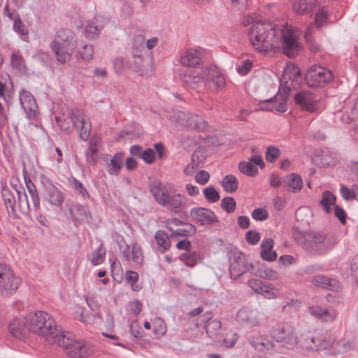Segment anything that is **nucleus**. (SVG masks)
Masks as SVG:
<instances>
[{
    "instance_id": "nucleus-1",
    "label": "nucleus",
    "mask_w": 358,
    "mask_h": 358,
    "mask_svg": "<svg viewBox=\"0 0 358 358\" xmlns=\"http://www.w3.org/2000/svg\"><path fill=\"white\" fill-rule=\"evenodd\" d=\"M248 30V40L252 46L259 52H282L289 57H294L301 50L299 42V34L290 26L278 27L268 22H253Z\"/></svg>"
},
{
    "instance_id": "nucleus-2",
    "label": "nucleus",
    "mask_w": 358,
    "mask_h": 358,
    "mask_svg": "<svg viewBox=\"0 0 358 358\" xmlns=\"http://www.w3.org/2000/svg\"><path fill=\"white\" fill-rule=\"evenodd\" d=\"M207 55V50L201 46L187 48L182 52L180 64L192 68L180 75L181 80L186 87L194 90L203 86L209 88L211 83L219 90L226 87L225 78L217 66L208 65L201 69Z\"/></svg>"
},
{
    "instance_id": "nucleus-3",
    "label": "nucleus",
    "mask_w": 358,
    "mask_h": 358,
    "mask_svg": "<svg viewBox=\"0 0 358 358\" xmlns=\"http://www.w3.org/2000/svg\"><path fill=\"white\" fill-rule=\"evenodd\" d=\"M149 188L155 201L162 206L176 210L185 205V196L176 193L174 187L170 184H164L155 179L150 181Z\"/></svg>"
},
{
    "instance_id": "nucleus-4",
    "label": "nucleus",
    "mask_w": 358,
    "mask_h": 358,
    "mask_svg": "<svg viewBox=\"0 0 358 358\" xmlns=\"http://www.w3.org/2000/svg\"><path fill=\"white\" fill-rule=\"evenodd\" d=\"M50 338L71 358H86L94 352V347L91 344L83 340H77L69 331H57Z\"/></svg>"
},
{
    "instance_id": "nucleus-5",
    "label": "nucleus",
    "mask_w": 358,
    "mask_h": 358,
    "mask_svg": "<svg viewBox=\"0 0 358 358\" xmlns=\"http://www.w3.org/2000/svg\"><path fill=\"white\" fill-rule=\"evenodd\" d=\"M30 333L48 341L57 332V324L47 312L38 310L27 315Z\"/></svg>"
},
{
    "instance_id": "nucleus-6",
    "label": "nucleus",
    "mask_w": 358,
    "mask_h": 358,
    "mask_svg": "<svg viewBox=\"0 0 358 358\" xmlns=\"http://www.w3.org/2000/svg\"><path fill=\"white\" fill-rule=\"evenodd\" d=\"M71 122L66 118H57V123L62 130L69 132L76 127L80 138L86 141L90 134L91 123L89 117L80 109H73L71 112Z\"/></svg>"
},
{
    "instance_id": "nucleus-7",
    "label": "nucleus",
    "mask_w": 358,
    "mask_h": 358,
    "mask_svg": "<svg viewBox=\"0 0 358 358\" xmlns=\"http://www.w3.org/2000/svg\"><path fill=\"white\" fill-rule=\"evenodd\" d=\"M76 42L72 36L65 30L57 31L51 45L57 60L62 64L69 61L76 48Z\"/></svg>"
},
{
    "instance_id": "nucleus-8",
    "label": "nucleus",
    "mask_w": 358,
    "mask_h": 358,
    "mask_svg": "<svg viewBox=\"0 0 358 358\" xmlns=\"http://www.w3.org/2000/svg\"><path fill=\"white\" fill-rule=\"evenodd\" d=\"M21 284L22 278L9 266L0 264V296H11L17 292Z\"/></svg>"
},
{
    "instance_id": "nucleus-9",
    "label": "nucleus",
    "mask_w": 358,
    "mask_h": 358,
    "mask_svg": "<svg viewBox=\"0 0 358 358\" xmlns=\"http://www.w3.org/2000/svg\"><path fill=\"white\" fill-rule=\"evenodd\" d=\"M334 341V335L322 330H314L305 335L301 347L308 350H326L332 347Z\"/></svg>"
},
{
    "instance_id": "nucleus-10",
    "label": "nucleus",
    "mask_w": 358,
    "mask_h": 358,
    "mask_svg": "<svg viewBox=\"0 0 358 358\" xmlns=\"http://www.w3.org/2000/svg\"><path fill=\"white\" fill-rule=\"evenodd\" d=\"M270 335L276 342L283 343L287 348H294L298 343L294 327L287 322H279L274 324L271 328Z\"/></svg>"
},
{
    "instance_id": "nucleus-11",
    "label": "nucleus",
    "mask_w": 358,
    "mask_h": 358,
    "mask_svg": "<svg viewBox=\"0 0 358 358\" xmlns=\"http://www.w3.org/2000/svg\"><path fill=\"white\" fill-rule=\"evenodd\" d=\"M333 73L319 65L311 66L306 75V81L310 87H323L332 81Z\"/></svg>"
},
{
    "instance_id": "nucleus-12",
    "label": "nucleus",
    "mask_w": 358,
    "mask_h": 358,
    "mask_svg": "<svg viewBox=\"0 0 358 358\" xmlns=\"http://www.w3.org/2000/svg\"><path fill=\"white\" fill-rule=\"evenodd\" d=\"M301 81V75L299 68L293 64H289L284 69L280 87L290 92L292 90L297 88Z\"/></svg>"
},
{
    "instance_id": "nucleus-13",
    "label": "nucleus",
    "mask_w": 358,
    "mask_h": 358,
    "mask_svg": "<svg viewBox=\"0 0 358 358\" xmlns=\"http://www.w3.org/2000/svg\"><path fill=\"white\" fill-rule=\"evenodd\" d=\"M253 267L252 263L249 262L245 256L240 252H234L230 257V275L234 279L250 271Z\"/></svg>"
},
{
    "instance_id": "nucleus-14",
    "label": "nucleus",
    "mask_w": 358,
    "mask_h": 358,
    "mask_svg": "<svg viewBox=\"0 0 358 358\" xmlns=\"http://www.w3.org/2000/svg\"><path fill=\"white\" fill-rule=\"evenodd\" d=\"M289 91L285 88L279 87V91L273 99L265 101L262 106L263 109L284 113L287 110V101L288 100Z\"/></svg>"
},
{
    "instance_id": "nucleus-15",
    "label": "nucleus",
    "mask_w": 358,
    "mask_h": 358,
    "mask_svg": "<svg viewBox=\"0 0 358 358\" xmlns=\"http://www.w3.org/2000/svg\"><path fill=\"white\" fill-rule=\"evenodd\" d=\"M8 330L10 334L17 339L26 338L31 334L27 315L13 318L9 323Z\"/></svg>"
},
{
    "instance_id": "nucleus-16",
    "label": "nucleus",
    "mask_w": 358,
    "mask_h": 358,
    "mask_svg": "<svg viewBox=\"0 0 358 358\" xmlns=\"http://www.w3.org/2000/svg\"><path fill=\"white\" fill-rule=\"evenodd\" d=\"M166 225L167 229L171 231L172 235L190 236L196 233V228L194 225L182 222L176 218L168 220Z\"/></svg>"
},
{
    "instance_id": "nucleus-17",
    "label": "nucleus",
    "mask_w": 358,
    "mask_h": 358,
    "mask_svg": "<svg viewBox=\"0 0 358 358\" xmlns=\"http://www.w3.org/2000/svg\"><path fill=\"white\" fill-rule=\"evenodd\" d=\"M191 217L201 225H211L218 222V218L215 213L203 207L194 208L190 210Z\"/></svg>"
},
{
    "instance_id": "nucleus-18",
    "label": "nucleus",
    "mask_w": 358,
    "mask_h": 358,
    "mask_svg": "<svg viewBox=\"0 0 358 358\" xmlns=\"http://www.w3.org/2000/svg\"><path fill=\"white\" fill-rule=\"evenodd\" d=\"M257 166L261 168L264 166L262 158L260 155L255 154L248 159V161L241 162L238 164L240 171L250 177H255L258 174Z\"/></svg>"
},
{
    "instance_id": "nucleus-19",
    "label": "nucleus",
    "mask_w": 358,
    "mask_h": 358,
    "mask_svg": "<svg viewBox=\"0 0 358 358\" xmlns=\"http://www.w3.org/2000/svg\"><path fill=\"white\" fill-rule=\"evenodd\" d=\"M20 100L27 118H36L38 113L37 104L33 95L29 92L22 90L20 92Z\"/></svg>"
},
{
    "instance_id": "nucleus-20",
    "label": "nucleus",
    "mask_w": 358,
    "mask_h": 358,
    "mask_svg": "<svg viewBox=\"0 0 358 358\" xmlns=\"http://www.w3.org/2000/svg\"><path fill=\"white\" fill-rule=\"evenodd\" d=\"M108 20L101 15L95 16L89 21L85 27V36L88 39H94L99 36Z\"/></svg>"
},
{
    "instance_id": "nucleus-21",
    "label": "nucleus",
    "mask_w": 358,
    "mask_h": 358,
    "mask_svg": "<svg viewBox=\"0 0 358 358\" xmlns=\"http://www.w3.org/2000/svg\"><path fill=\"white\" fill-rule=\"evenodd\" d=\"M294 100L304 110L313 113L318 109V101L312 93L301 92L296 94Z\"/></svg>"
},
{
    "instance_id": "nucleus-22",
    "label": "nucleus",
    "mask_w": 358,
    "mask_h": 358,
    "mask_svg": "<svg viewBox=\"0 0 358 358\" xmlns=\"http://www.w3.org/2000/svg\"><path fill=\"white\" fill-rule=\"evenodd\" d=\"M308 312L313 317L325 322H331L338 316V313L336 310L332 308L327 309L318 305L310 306Z\"/></svg>"
},
{
    "instance_id": "nucleus-23",
    "label": "nucleus",
    "mask_w": 358,
    "mask_h": 358,
    "mask_svg": "<svg viewBox=\"0 0 358 358\" xmlns=\"http://www.w3.org/2000/svg\"><path fill=\"white\" fill-rule=\"evenodd\" d=\"M178 116V122L182 125L200 130H203L207 127V123L198 115H188L183 112H179Z\"/></svg>"
},
{
    "instance_id": "nucleus-24",
    "label": "nucleus",
    "mask_w": 358,
    "mask_h": 358,
    "mask_svg": "<svg viewBox=\"0 0 358 358\" xmlns=\"http://www.w3.org/2000/svg\"><path fill=\"white\" fill-rule=\"evenodd\" d=\"M44 199L52 206H60L64 195L57 187L50 183L45 186Z\"/></svg>"
},
{
    "instance_id": "nucleus-25",
    "label": "nucleus",
    "mask_w": 358,
    "mask_h": 358,
    "mask_svg": "<svg viewBox=\"0 0 358 358\" xmlns=\"http://www.w3.org/2000/svg\"><path fill=\"white\" fill-rule=\"evenodd\" d=\"M126 261L133 262L136 265H141L143 262V255L141 247L137 243L127 245L122 252Z\"/></svg>"
},
{
    "instance_id": "nucleus-26",
    "label": "nucleus",
    "mask_w": 358,
    "mask_h": 358,
    "mask_svg": "<svg viewBox=\"0 0 358 358\" xmlns=\"http://www.w3.org/2000/svg\"><path fill=\"white\" fill-rule=\"evenodd\" d=\"M251 345L258 351L271 355L275 351V344L263 336H254Z\"/></svg>"
},
{
    "instance_id": "nucleus-27",
    "label": "nucleus",
    "mask_w": 358,
    "mask_h": 358,
    "mask_svg": "<svg viewBox=\"0 0 358 358\" xmlns=\"http://www.w3.org/2000/svg\"><path fill=\"white\" fill-rule=\"evenodd\" d=\"M311 242L322 250L331 248L337 243L334 237L324 236L321 234H315L312 238Z\"/></svg>"
},
{
    "instance_id": "nucleus-28",
    "label": "nucleus",
    "mask_w": 358,
    "mask_h": 358,
    "mask_svg": "<svg viewBox=\"0 0 358 358\" xmlns=\"http://www.w3.org/2000/svg\"><path fill=\"white\" fill-rule=\"evenodd\" d=\"M320 206L327 213H331L333 208L336 206V196L331 191L326 190L322 192Z\"/></svg>"
},
{
    "instance_id": "nucleus-29",
    "label": "nucleus",
    "mask_w": 358,
    "mask_h": 358,
    "mask_svg": "<svg viewBox=\"0 0 358 358\" xmlns=\"http://www.w3.org/2000/svg\"><path fill=\"white\" fill-rule=\"evenodd\" d=\"M274 241L271 238H267L262 241L261 244V257L263 259L273 262L277 258V253L273 250Z\"/></svg>"
},
{
    "instance_id": "nucleus-30",
    "label": "nucleus",
    "mask_w": 358,
    "mask_h": 358,
    "mask_svg": "<svg viewBox=\"0 0 358 358\" xmlns=\"http://www.w3.org/2000/svg\"><path fill=\"white\" fill-rule=\"evenodd\" d=\"M101 144V138L99 136H92L89 143V148L87 152V161L92 164H95L97 162L96 153Z\"/></svg>"
},
{
    "instance_id": "nucleus-31",
    "label": "nucleus",
    "mask_w": 358,
    "mask_h": 358,
    "mask_svg": "<svg viewBox=\"0 0 358 358\" xmlns=\"http://www.w3.org/2000/svg\"><path fill=\"white\" fill-rule=\"evenodd\" d=\"M284 182L287 190L293 193L299 192L303 187L301 177L296 173H291L285 178Z\"/></svg>"
},
{
    "instance_id": "nucleus-32",
    "label": "nucleus",
    "mask_w": 358,
    "mask_h": 358,
    "mask_svg": "<svg viewBox=\"0 0 358 358\" xmlns=\"http://www.w3.org/2000/svg\"><path fill=\"white\" fill-rule=\"evenodd\" d=\"M312 282L317 287H326L330 289L338 291L341 288L340 282L335 279H329L323 275L315 276Z\"/></svg>"
},
{
    "instance_id": "nucleus-33",
    "label": "nucleus",
    "mask_w": 358,
    "mask_h": 358,
    "mask_svg": "<svg viewBox=\"0 0 358 358\" xmlns=\"http://www.w3.org/2000/svg\"><path fill=\"white\" fill-rule=\"evenodd\" d=\"M317 0H294L293 9L298 14L310 12L316 6Z\"/></svg>"
},
{
    "instance_id": "nucleus-34",
    "label": "nucleus",
    "mask_w": 358,
    "mask_h": 358,
    "mask_svg": "<svg viewBox=\"0 0 358 358\" xmlns=\"http://www.w3.org/2000/svg\"><path fill=\"white\" fill-rule=\"evenodd\" d=\"M124 155L122 152L115 154L108 164V173L110 175L117 176L119 174L123 164Z\"/></svg>"
},
{
    "instance_id": "nucleus-35",
    "label": "nucleus",
    "mask_w": 358,
    "mask_h": 358,
    "mask_svg": "<svg viewBox=\"0 0 358 358\" xmlns=\"http://www.w3.org/2000/svg\"><path fill=\"white\" fill-rule=\"evenodd\" d=\"M180 258L187 266L194 267L201 261L202 256L199 252L187 251Z\"/></svg>"
},
{
    "instance_id": "nucleus-36",
    "label": "nucleus",
    "mask_w": 358,
    "mask_h": 358,
    "mask_svg": "<svg viewBox=\"0 0 358 358\" xmlns=\"http://www.w3.org/2000/svg\"><path fill=\"white\" fill-rule=\"evenodd\" d=\"M222 187L227 193H232L236 191L238 187V181L234 175H227L222 180Z\"/></svg>"
},
{
    "instance_id": "nucleus-37",
    "label": "nucleus",
    "mask_w": 358,
    "mask_h": 358,
    "mask_svg": "<svg viewBox=\"0 0 358 358\" xmlns=\"http://www.w3.org/2000/svg\"><path fill=\"white\" fill-rule=\"evenodd\" d=\"M93 55L94 48L92 45L85 44L78 47L77 50V57L85 62L92 60Z\"/></svg>"
},
{
    "instance_id": "nucleus-38",
    "label": "nucleus",
    "mask_w": 358,
    "mask_h": 358,
    "mask_svg": "<svg viewBox=\"0 0 358 358\" xmlns=\"http://www.w3.org/2000/svg\"><path fill=\"white\" fill-rule=\"evenodd\" d=\"M358 192V185L355 184L351 187L342 185L340 188V193L345 201H352L357 199Z\"/></svg>"
},
{
    "instance_id": "nucleus-39",
    "label": "nucleus",
    "mask_w": 358,
    "mask_h": 358,
    "mask_svg": "<svg viewBox=\"0 0 358 358\" xmlns=\"http://www.w3.org/2000/svg\"><path fill=\"white\" fill-rule=\"evenodd\" d=\"M255 275L268 280H276L279 278L278 273L264 265H261L255 272Z\"/></svg>"
},
{
    "instance_id": "nucleus-40",
    "label": "nucleus",
    "mask_w": 358,
    "mask_h": 358,
    "mask_svg": "<svg viewBox=\"0 0 358 358\" xmlns=\"http://www.w3.org/2000/svg\"><path fill=\"white\" fill-rule=\"evenodd\" d=\"M152 331L156 337H162L166 332V325L164 321L159 318L155 317L152 321Z\"/></svg>"
},
{
    "instance_id": "nucleus-41",
    "label": "nucleus",
    "mask_w": 358,
    "mask_h": 358,
    "mask_svg": "<svg viewBox=\"0 0 358 358\" xmlns=\"http://www.w3.org/2000/svg\"><path fill=\"white\" fill-rule=\"evenodd\" d=\"M221 329V322L215 319H209L206 323V333L210 337L218 334Z\"/></svg>"
},
{
    "instance_id": "nucleus-42",
    "label": "nucleus",
    "mask_w": 358,
    "mask_h": 358,
    "mask_svg": "<svg viewBox=\"0 0 358 358\" xmlns=\"http://www.w3.org/2000/svg\"><path fill=\"white\" fill-rule=\"evenodd\" d=\"M204 198L209 203H215L220 199L219 192L213 186H208L203 189Z\"/></svg>"
},
{
    "instance_id": "nucleus-43",
    "label": "nucleus",
    "mask_w": 358,
    "mask_h": 358,
    "mask_svg": "<svg viewBox=\"0 0 358 358\" xmlns=\"http://www.w3.org/2000/svg\"><path fill=\"white\" fill-rule=\"evenodd\" d=\"M155 238L158 245L161 247L164 250H167L169 249L171 243L167 234L164 231L158 230L155 233Z\"/></svg>"
},
{
    "instance_id": "nucleus-44",
    "label": "nucleus",
    "mask_w": 358,
    "mask_h": 358,
    "mask_svg": "<svg viewBox=\"0 0 358 358\" xmlns=\"http://www.w3.org/2000/svg\"><path fill=\"white\" fill-rule=\"evenodd\" d=\"M259 294L266 299H273L278 296V290L272 285L264 283Z\"/></svg>"
},
{
    "instance_id": "nucleus-45",
    "label": "nucleus",
    "mask_w": 358,
    "mask_h": 358,
    "mask_svg": "<svg viewBox=\"0 0 358 358\" xmlns=\"http://www.w3.org/2000/svg\"><path fill=\"white\" fill-rule=\"evenodd\" d=\"M71 213L76 220L83 221L88 217L89 210L86 206H77L72 208Z\"/></svg>"
},
{
    "instance_id": "nucleus-46",
    "label": "nucleus",
    "mask_w": 358,
    "mask_h": 358,
    "mask_svg": "<svg viewBox=\"0 0 358 358\" xmlns=\"http://www.w3.org/2000/svg\"><path fill=\"white\" fill-rule=\"evenodd\" d=\"M328 18V11L325 8H322L316 13L314 23L318 28L322 27L327 23Z\"/></svg>"
},
{
    "instance_id": "nucleus-47",
    "label": "nucleus",
    "mask_w": 358,
    "mask_h": 358,
    "mask_svg": "<svg viewBox=\"0 0 358 358\" xmlns=\"http://www.w3.org/2000/svg\"><path fill=\"white\" fill-rule=\"evenodd\" d=\"M25 182H26V186H27V190L31 196V199L33 205L34 207L38 208L40 204V199H39V196L37 194L36 187L30 180H27V179L25 178Z\"/></svg>"
},
{
    "instance_id": "nucleus-48",
    "label": "nucleus",
    "mask_w": 358,
    "mask_h": 358,
    "mask_svg": "<svg viewBox=\"0 0 358 358\" xmlns=\"http://www.w3.org/2000/svg\"><path fill=\"white\" fill-rule=\"evenodd\" d=\"M206 157V150L204 148L199 147L192 155V162L201 167Z\"/></svg>"
},
{
    "instance_id": "nucleus-49",
    "label": "nucleus",
    "mask_w": 358,
    "mask_h": 358,
    "mask_svg": "<svg viewBox=\"0 0 358 358\" xmlns=\"http://www.w3.org/2000/svg\"><path fill=\"white\" fill-rule=\"evenodd\" d=\"M144 48V41L143 38H136L134 43L132 55L134 58H136L139 60V63L143 62V59L141 58V51Z\"/></svg>"
},
{
    "instance_id": "nucleus-50",
    "label": "nucleus",
    "mask_w": 358,
    "mask_h": 358,
    "mask_svg": "<svg viewBox=\"0 0 358 358\" xmlns=\"http://www.w3.org/2000/svg\"><path fill=\"white\" fill-rule=\"evenodd\" d=\"M236 201L232 197L227 196L221 201L222 208L228 213H233L236 209Z\"/></svg>"
},
{
    "instance_id": "nucleus-51",
    "label": "nucleus",
    "mask_w": 358,
    "mask_h": 358,
    "mask_svg": "<svg viewBox=\"0 0 358 358\" xmlns=\"http://www.w3.org/2000/svg\"><path fill=\"white\" fill-rule=\"evenodd\" d=\"M125 278L127 281L131 285L134 291L140 290L141 287L136 285L138 280V274L133 271H127L125 273Z\"/></svg>"
},
{
    "instance_id": "nucleus-52",
    "label": "nucleus",
    "mask_w": 358,
    "mask_h": 358,
    "mask_svg": "<svg viewBox=\"0 0 358 358\" xmlns=\"http://www.w3.org/2000/svg\"><path fill=\"white\" fill-rule=\"evenodd\" d=\"M12 66L17 70L22 71L26 69L24 59L18 54L13 53L11 57Z\"/></svg>"
},
{
    "instance_id": "nucleus-53",
    "label": "nucleus",
    "mask_w": 358,
    "mask_h": 358,
    "mask_svg": "<svg viewBox=\"0 0 358 358\" xmlns=\"http://www.w3.org/2000/svg\"><path fill=\"white\" fill-rule=\"evenodd\" d=\"M105 251L101 248H98L92 254L91 263L94 266L101 264L105 259Z\"/></svg>"
},
{
    "instance_id": "nucleus-54",
    "label": "nucleus",
    "mask_w": 358,
    "mask_h": 358,
    "mask_svg": "<svg viewBox=\"0 0 358 358\" xmlns=\"http://www.w3.org/2000/svg\"><path fill=\"white\" fill-rule=\"evenodd\" d=\"M210 178V176L209 173L204 170L196 172L194 176L195 181L201 185L207 184L209 182Z\"/></svg>"
},
{
    "instance_id": "nucleus-55",
    "label": "nucleus",
    "mask_w": 358,
    "mask_h": 358,
    "mask_svg": "<svg viewBox=\"0 0 358 358\" xmlns=\"http://www.w3.org/2000/svg\"><path fill=\"white\" fill-rule=\"evenodd\" d=\"M280 151L278 148L270 146L266 152V159L269 162H273L280 157Z\"/></svg>"
},
{
    "instance_id": "nucleus-56",
    "label": "nucleus",
    "mask_w": 358,
    "mask_h": 358,
    "mask_svg": "<svg viewBox=\"0 0 358 358\" xmlns=\"http://www.w3.org/2000/svg\"><path fill=\"white\" fill-rule=\"evenodd\" d=\"M252 62L250 59L241 61L237 66V71L241 76L246 75L252 69Z\"/></svg>"
},
{
    "instance_id": "nucleus-57",
    "label": "nucleus",
    "mask_w": 358,
    "mask_h": 358,
    "mask_svg": "<svg viewBox=\"0 0 358 358\" xmlns=\"http://www.w3.org/2000/svg\"><path fill=\"white\" fill-rule=\"evenodd\" d=\"M141 158H142L146 164H152L155 159V152L152 148H148L141 154Z\"/></svg>"
},
{
    "instance_id": "nucleus-58",
    "label": "nucleus",
    "mask_w": 358,
    "mask_h": 358,
    "mask_svg": "<svg viewBox=\"0 0 358 358\" xmlns=\"http://www.w3.org/2000/svg\"><path fill=\"white\" fill-rule=\"evenodd\" d=\"M98 317H100L99 313L85 314L82 312L80 315V320L88 324L94 323Z\"/></svg>"
},
{
    "instance_id": "nucleus-59",
    "label": "nucleus",
    "mask_w": 358,
    "mask_h": 358,
    "mask_svg": "<svg viewBox=\"0 0 358 358\" xmlns=\"http://www.w3.org/2000/svg\"><path fill=\"white\" fill-rule=\"evenodd\" d=\"M130 330L131 334L136 338H141L143 336V331L142 330L141 325L137 320L131 322L130 325Z\"/></svg>"
},
{
    "instance_id": "nucleus-60",
    "label": "nucleus",
    "mask_w": 358,
    "mask_h": 358,
    "mask_svg": "<svg viewBox=\"0 0 358 358\" xmlns=\"http://www.w3.org/2000/svg\"><path fill=\"white\" fill-rule=\"evenodd\" d=\"M268 215L267 210L262 208L255 209L252 213V217L255 220H265L267 219Z\"/></svg>"
},
{
    "instance_id": "nucleus-61",
    "label": "nucleus",
    "mask_w": 358,
    "mask_h": 358,
    "mask_svg": "<svg viewBox=\"0 0 358 358\" xmlns=\"http://www.w3.org/2000/svg\"><path fill=\"white\" fill-rule=\"evenodd\" d=\"M13 29L15 31L22 35H26L28 33L27 29L24 27L19 16H17L14 18Z\"/></svg>"
},
{
    "instance_id": "nucleus-62",
    "label": "nucleus",
    "mask_w": 358,
    "mask_h": 358,
    "mask_svg": "<svg viewBox=\"0 0 358 358\" xmlns=\"http://www.w3.org/2000/svg\"><path fill=\"white\" fill-rule=\"evenodd\" d=\"M19 207L23 213H27L30 208L27 196L25 194L21 195L18 192Z\"/></svg>"
},
{
    "instance_id": "nucleus-63",
    "label": "nucleus",
    "mask_w": 358,
    "mask_h": 358,
    "mask_svg": "<svg viewBox=\"0 0 358 358\" xmlns=\"http://www.w3.org/2000/svg\"><path fill=\"white\" fill-rule=\"evenodd\" d=\"M245 239L248 243L256 245L260 240L259 234L255 231H249L245 235Z\"/></svg>"
},
{
    "instance_id": "nucleus-64",
    "label": "nucleus",
    "mask_w": 358,
    "mask_h": 358,
    "mask_svg": "<svg viewBox=\"0 0 358 358\" xmlns=\"http://www.w3.org/2000/svg\"><path fill=\"white\" fill-rule=\"evenodd\" d=\"M332 346L339 353L346 352L350 349V344L347 341L334 343Z\"/></svg>"
}]
</instances>
